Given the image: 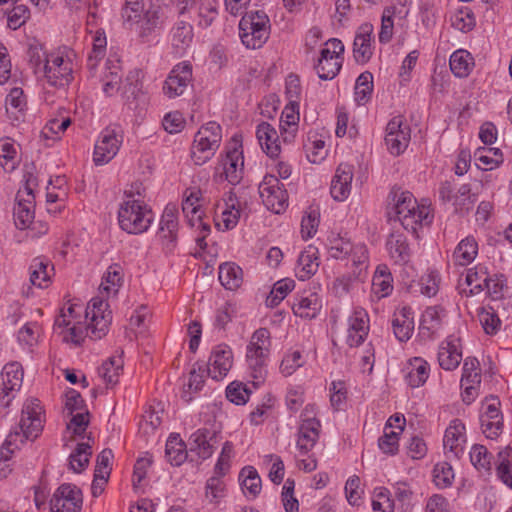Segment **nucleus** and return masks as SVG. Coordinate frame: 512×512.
Returning <instances> with one entry per match:
<instances>
[{"instance_id":"4c0bfd02","label":"nucleus","mask_w":512,"mask_h":512,"mask_svg":"<svg viewBox=\"0 0 512 512\" xmlns=\"http://www.w3.org/2000/svg\"><path fill=\"white\" fill-rule=\"evenodd\" d=\"M449 66L455 77L466 78L473 71L475 61L469 51L458 49L450 55Z\"/></svg>"},{"instance_id":"2eb2a0df","label":"nucleus","mask_w":512,"mask_h":512,"mask_svg":"<svg viewBox=\"0 0 512 512\" xmlns=\"http://www.w3.org/2000/svg\"><path fill=\"white\" fill-rule=\"evenodd\" d=\"M259 194L267 209L279 214L288 206V193L275 176L267 174L259 184Z\"/></svg>"},{"instance_id":"9d476101","label":"nucleus","mask_w":512,"mask_h":512,"mask_svg":"<svg viewBox=\"0 0 512 512\" xmlns=\"http://www.w3.org/2000/svg\"><path fill=\"white\" fill-rule=\"evenodd\" d=\"M321 432V423L317 418V408L307 404L300 415L296 447L301 455H307L316 445Z\"/></svg>"},{"instance_id":"e2e57ef3","label":"nucleus","mask_w":512,"mask_h":512,"mask_svg":"<svg viewBox=\"0 0 512 512\" xmlns=\"http://www.w3.org/2000/svg\"><path fill=\"white\" fill-rule=\"evenodd\" d=\"M143 72L140 69H133L128 72L125 80L122 81L121 90L123 94L136 97L142 90Z\"/></svg>"},{"instance_id":"5701e85b","label":"nucleus","mask_w":512,"mask_h":512,"mask_svg":"<svg viewBox=\"0 0 512 512\" xmlns=\"http://www.w3.org/2000/svg\"><path fill=\"white\" fill-rule=\"evenodd\" d=\"M322 308V299L319 293L313 289L304 290L294 297L292 304L293 313L300 318H315Z\"/></svg>"},{"instance_id":"f03ea898","label":"nucleus","mask_w":512,"mask_h":512,"mask_svg":"<svg viewBox=\"0 0 512 512\" xmlns=\"http://www.w3.org/2000/svg\"><path fill=\"white\" fill-rule=\"evenodd\" d=\"M76 54L73 50L62 47L45 55L44 61L38 55L31 56L34 71L48 85L54 88H64L73 80L76 69Z\"/></svg>"},{"instance_id":"8fccbe9b","label":"nucleus","mask_w":512,"mask_h":512,"mask_svg":"<svg viewBox=\"0 0 512 512\" xmlns=\"http://www.w3.org/2000/svg\"><path fill=\"white\" fill-rule=\"evenodd\" d=\"M18 145L10 138L0 139V165L11 172L18 165Z\"/></svg>"},{"instance_id":"2f4dec72","label":"nucleus","mask_w":512,"mask_h":512,"mask_svg":"<svg viewBox=\"0 0 512 512\" xmlns=\"http://www.w3.org/2000/svg\"><path fill=\"white\" fill-rule=\"evenodd\" d=\"M54 275V266L43 257H36L29 266V279L32 285L38 288H47Z\"/></svg>"},{"instance_id":"79ce46f5","label":"nucleus","mask_w":512,"mask_h":512,"mask_svg":"<svg viewBox=\"0 0 512 512\" xmlns=\"http://www.w3.org/2000/svg\"><path fill=\"white\" fill-rule=\"evenodd\" d=\"M475 165L483 170H493L503 162V154L498 148L480 147L474 153Z\"/></svg>"},{"instance_id":"f8f14e48","label":"nucleus","mask_w":512,"mask_h":512,"mask_svg":"<svg viewBox=\"0 0 512 512\" xmlns=\"http://www.w3.org/2000/svg\"><path fill=\"white\" fill-rule=\"evenodd\" d=\"M245 209L246 202L239 199L233 191L224 193L215 207V226L220 231L234 229Z\"/></svg>"},{"instance_id":"bf43d9fd","label":"nucleus","mask_w":512,"mask_h":512,"mask_svg":"<svg viewBox=\"0 0 512 512\" xmlns=\"http://www.w3.org/2000/svg\"><path fill=\"white\" fill-rule=\"evenodd\" d=\"M489 273L483 266H476L470 268L466 273V283L470 287V291L473 294L480 293L485 290V283L488 279Z\"/></svg>"},{"instance_id":"6ab92c4d","label":"nucleus","mask_w":512,"mask_h":512,"mask_svg":"<svg viewBox=\"0 0 512 512\" xmlns=\"http://www.w3.org/2000/svg\"><path fill=\"white\" fill-rule=\"evenodd\" d=\"M192 80V66L189 62H181L174 66L164 82L163 91L169 98L181 96Z\"/></svg>"},{"instance_id":"c9c22d12","label":"nucleus","mask_w":512,"mask_h":512,"mask_svg":"<svg viewBox=\"0 0 512 512\" xmlns=\"http://www.w3.org/2000/svg\"><path fill=\"white\" fill-rule=\"evenodd\" d=\"M393 291V277L386 266H379L372 279L371 301L388 297Z\"/></svg>"},{"instance_id":"5fc2aeb1","label":"nucleus","mask_w":512,"mask_h":512,"mask_svg":"<svg viewBox=\"0 0 512 512\" xmlns=\"http://www.w3.org/2000/svg\"><path fill=\"white\" fill-rule=\"evenodd\" d=\"M478 319L484 332L488 335H495L501 328V320L492 306L480 308Z\"/></svg>"},{"instance_id":"cd10ccee","label":"nucleus","mask_w":512,"mask_h":512,"mask_svg":"<svg viewBox=\"0 0 512 512\" xmlns=\"http://www.w3.org/2000/svg\"><path fill=\"white\" fill-rule=\"evenodd\" d=\"M430 364L422 357H413L403 368L404 379L411 388L423 386L430 376Z\"/></svg>"},{"instance_id":"37998d69","label":"nucleus","mask_w":512,"mask_h":512,"mask_svg":"<svg viewBox=\"0 0 512 512\" xmlns=\"http://www.w3.org/2000/svg\"><path fill=\"white\" fill-rule=\"evenodd\" d=\"M218 279L228 290L239 288L243 282V271L233 262H225L219 266Z\"/></svg>"},{"instance_id":"423d86ee","label":"nucleus","mask_w":512,"mask_h":512,"mask_svg":"<svg viewBox=\"0 0 512 512\" xmlns=\"http://www.w3.org/2000/svg\"><path fill=\"white\" fill-rule=\"evenodd\" d=\"M152 209L141 199L127 195L118 208L119 227L128 234L146 232L154 221Z\"/></svg>"},{"instance_id":"20e7f679","label":"nucleus","mask_w":512,"mask_h":512,"mask_svg":"<svg viewBox=\"0 0 512 512\" xmlns=\"http://www.w3.org/2000/svg\"><path fill=\"white\" fill-rule=\"evenodd\" d=\"M43 424L44 410L40 401L35 398L27 399L22 407L19 430L10 432L5 440L4 448L8 452H12L26 440L36 439L43 430Z\"/></svg>"},{"instance_id":"6e6552de","label":"nucleus","mask_w":512,"mask_h":512,"mask_svg":"<svg viewBox=\"0 0 512 512\" xmlns=\"http://www.w3.org/2000/svg\"><path fill=\"white\" fill-rule=\"evenodd\" d=\"M270 21L261 11L245 14L239 22V36L242 43L249 49H258L268 40Z\"/></svg>"},{"instance_id":"473e14b6","label":"nucleus","mask_w":512,"mask_h":512,"mask_svg":"<svg viewBox=\"0 0 512 512\" xmlns=\"http://www.w3.org/2000/svg\"><path fill=\"white\" fill-rule=\"evenodd\" d=\"M392 328L400 342L408 341L414 331V316L410 307L404 306L394 313Z\"/></svg>"},{"instance_id":"a878e982","label":"nucleus","mask_w":512,"mask_h":512,"mask_svg":"<svg viewBox=\"0 0 512 512\" xmlns=\"http://www.w3.org/2000/svg\"><path fill=\"white\" fill-rule=\"evenodd\" d=\"M201 191L197 188L186 189L182 202V211L191 227H203L207 231L203 220V210L200 204Z\"/></svg>"},{"instance_id":"a18cd8bd","label":"nucleus","mask_w":512,"mask_h":512,"mask_svg":"<svg viewBox=\"0 0 512 512\" xmlns=\"http://www.w3.org/2000/svg\"><path fill=\"white\" fill-rule=\"evenodd\" d=\"M123 370V360L121 356H112L98 368V375L103 379L104 383L113 387L119 381V377Z\"/></svg>"},{"instance_id":"c03bdc74","label":"nucleus","mask_w":512,"mask_h":512,"mask_svg":"<svg viewBox=\"0 0 512 512\" xmlns=\"http://www.w3.org/2000/svg\"><path fill=\"white\" fill-rule=\"evenodd\" d=\"M215 433L207 428L196 430L190 437V440L202 458L210 457L214 452Z\"/></svg>"},{"instance_id":"aec40b11","label":"nucleus","mask_w":512,"mask_h":512,"mask_svg":"<svg viewBox=\"0 0 512 512\" xmlns=\"http://www.w3.org/2000/svg\"><path fill=\"white\" fill-rule=\"evenodd\" d=\"M233 366V351L230 346H215L208 361L207 374L214 380H223Z\"/></svg>"},{"instance_id":"4468645a","label":"nucleus","mask_w":512,"mask_h":512,"mask_svg":"<svg viewBox=\"0 0 512 512\" xmlns=\"http://www.w3.org/2000/svg\"><path fill=\"white\" fill-rule=\"evenodd\" d=\"M221 174L232 185L238 184L243 178L244 174V156L242 144L237 138L232 141L225 148V155L221 158L219 168Z\"/></svg>"},{"instance_id":"f257e3e1","label":"nucleus","mask_w":512,"mask_h":512,"mask_svg":"<svg viewBox=\"0 0 512 512\" xmlns=\"http://www.w3.org/2000/svg\"><path fill=\"white\" fill-rule=\"evenodd\" d=\"M123 269L118 264L110 265L99 285L100 297H94L87 308L80 303H66L56 317L53 330L63 342L80 345L86 337L101 339L110 328L112 313L107 299L116 296L123 284Z\"/></svg>"},{"instance_id":"393cba45","label":"nucleus","mask_w":512,"mask_h":512,"mask_svg":"<svg viewBox=\"0 0 512 512\" xmlns=\"http://www.w3.org/2000/svg\"><path fill=\"white\" fill-rule=\"evenodd\" d=\"M373 26L369 23L361 25L353 42V57L358 64H366L373 55Z\"/></svg>"},{"instance_id":"58836bf2","label":"nucleus","mask_w":512,"mask_h":512,"mask_svg":"<svg viewBox=\"0 0 512 512\" xmlns=\"http://www.w3.org/2000/svg\"><path fill=\"white\" fill-rule=\"evenodd\" d=\"M6 111L12 121L21 122L24 120L27 111V100L21 88L15 87L7 95Z\"/></svg>"},{"instance_id":"9b49d317","label":"nucleus","mask_w":512,"mask_h":512,"mask_svg":"<svg viewBox=\"0 0 512 512\" xmlns=\"http://www.w3.org/2000/svg\"><path fill=\"white\" fill-rule=\"evenodd\" d=\"M343 53L344 45L341 40L331 38L326 41L314 65L321 80H332L338 75L343 63Z\"/></svg>"},{"instance_id":"603ef678","label":"nucleus","mask_w":512,"mask_h":512,"mask_svg":"<svg viewBox=\"0 0 512 512\" xmlns=\"http://www.w3.org/2000/svg\"><path fill=\"white\" fill-rule=\"evenodd\" d=\"M15 225L19 229L29 228L34 219V205L31 200H18L13 209Z\"/></svg>"},{"instance_id":"680f3d73","label":"nucleus","mask_w":512,"mask_h":512,"mask_svg":"<svg viewBox=\"0 0 512 512\" xmlns=\"http://www.w3.org/2000/svg\"><path fill=\"white\" fill-rule=\"evenodd\" d=\"M295 287L293 279L285 278L277 281L267 297L270 306L278 305Z\"/></svg>"},{"instance_id":"774afa93","label":"nucleus","mask_w":512,"mask_h":512,"mask_svg":"<svg viewBox=\"0 0 512 512\" xmlns=\"http://www.w3.org/2000/svg\"><path fill=\"white\" fill-rule=\"evenodd\" d=\"M304 362V357L300 351H289L284 355L281 361L280 372L283 376L288 377L303 366Z\"/></svg>"},{"instance_id":"4be33fe9","label":"nucleus","mask_w":512,"mask_h":512,"mask_svg":"<svg viewBox=\"0 0 512 512\" xmlns=\"http://www.w3.org/2000/svg\"><path fill=\"white\" fill-rule=\"evenodd\" d=\"M466 427L460 419H453L445 430L443 446L449 457L459 458L466 444Z\"/></svg>"},{"instance_id":"dca6fc26","label":"nucleus","mask_w":512,"mask_h":512,"mask_svg":"<svg viewBox=\"0 0 512 512\" xmlns=\"http://www.w3.org/2000/svg\"><path fill=\"white\" fill-rule=\"evenodd\" d=\"M23 382V369L18 362L6 364L0 374V406L6 408L15 398Z\"/></svg>"},{"instance_id":"13d9d810","label":"nucleus","mask_w":512,"mask_h":512,"mask_svg":"<svg viewBox=\"0 0 512 512\" xmlns=\"http://www.w3.org/2000/svg\"><path fill=\"white\" fill-rule=\"evenodd\" d=\"M433 482L438 488H447L452 485L455 474L454 470L448 462L437 463L432 471Z\"/></svg>"},{"instance_id":"72a5a7b5","label":"nucleus","mask_w":512,"mask_h":512,"mask_svg":"<svg viewBox=\"0 0 512 512\" xmlns=\"http://www.w3.org/2000/svg\"><path fill=\"white\" fill-rule=\"evenodd\" d=\"M478 252V241L473 235H468L456 245L452 253V262L456 266H468L476 259Z\"/></svg>"},{"instance_id":"e433bc0d","label":"nucleus","mask_w":512,"mask_h":512,"mask_svg":"<svg viewBox=\"0 0 512 512\" xmlns=\"http://www.w3.org/2000/svg\"><path fill=\"white\" fill-rule=\"evenodd\" d=\"M386 247L390 258L396 264H405L411 258V249L404 234L391 233L387 239Z\"/></svg>"},{"instance_id":"39448f33","label":"nucleus","mask_w":512,"mask_h":512,"mask_svg":"<svg viewBox=\"0 0 512 512\" xmlns=\"http://www.w3.org/2000/svg\"><path fill=\"white\" fill-rule=\"evenodd\" d=\"M271 346V333L267 328L255 330L247 343L246 364L256 384L263 382L268 374Z\"/></svg>"},{"instance_id":"a211bd4d","label":"nucleus","mask_w":512,"mask_h":512,"mask_svg":"<svg viewBox=\"0 0 512 512\" xmlns=\"http://www.w3.org/2000/svg\"><path fill=\"white\" fill-rule=\"evenodd\" d=\"M82 504L81 490L76 485L64 483L55 490L50 500V512H80Z\"/></svg>"},{"instance_id":"052dcab7","label":"nucleus","mask_w":512,"mask_h":512,"mask_svg":"<svg viewBox=\"0 0 512 512\" xmlns=\"http://www.w3.org/2000/svg\"><path fill=\"white\" fill-rule=\"evenodd\" d=\"M352 250V243L349 239L340 235H331L328 238V253L334 259H344Z\"/></svg>"},{"instance_id":"412c9836","label":"nucleus","mask_w":512,"mask_h":512,"mask_svg":"<svg viewBox=\"0 0 512 512\" xmlns=\"http://www.w3.org/2000/svg\"><path fill=\"white\" fill-rule=\"evenodd\" d=\"M347 344L356 347L362 344L369 332V316L366 310L356 306L347 319Z\"/></svg>"},{"instance_id":"ddd939ff","label":"nucleus","mask_w":512,"mask_h":512,"mask_svg":"<svg viewBox=\"0 0 512 512\" xmlns=\"http://www.w3.org/2000/svg\"><path fill=\"white\" fill-rule=\"evenodd\" d=\"M122 142L123 136L119 127L104 128L94 145L93 161L95 165L102 166L110 162L117 155Z\"/></svg>"},{"instance_id":"f704fd0d","label":"nucleus","mask_w":512,"mask_h":512,"mask_svg":"<svg viewBox=\"0 0 512 512\" xmlns=\"http://www.w3.org/2000/svg\"><path fill=\"white\" fill-rule=\"evenodd\" d=\"M100 80L103 84V92L107 96H113L121 90L122 76L118 60L108 59L105 62L104 71Z\"/></svg>"},{"instance_id":"0eeeda50","label":"nucleus","mask_w":512,"mask_h":512,"mask_svg":"<svg viewBox=\"0 0 512 512\" xmlns=\"http://www.w3.org/2000/svg\"><path fill=\"white\" fill-rule=\"evenodd\" d=\"M121 17L125 25L135 28L142 36L150 34L161 24L158 10L147 6L144 0H125Z\"/></svg>"},{"instance_id":"f3484780","label":"nucleus","mask_w":512,"mask_h":512,"mask_svg":"<svg viewBox=\"0 0 512 512\" xmlns=\"http://www.w3.org/2000/svg\"><path fill=\"white\" fill-rule=\"evenodd\" d=\"M410 138V127L402 116H395L387 123L384 140L391 154L400 155L403 153L408 147Z\"/></svg>"},{"instance_id":"6e6d98bb","label":"nucleus","mask_w":512,"mask_h":512,"mask_svg":"<svg viewBox=\"0 0 512 512\" xmlns=\"http://www.w3.org/2000/svg\"><path fill=\"white\" fill-rule=\"evenodd\" d=\"M40 333L41 327L37 322H28L19 329L17 340L24 349H31L38 343Z\"/></svg>"},{"instance_id":"7c9ffc66","label":"nucleus","mask_w":512,"mask_h":512,"mask_svg":"<svg viewBox=\"0 0 512 512\" xmlns=\"http://www.w3.org/2000/svg\"><path fill=\"white\" fill-rule=\"evenodd\" d=\"M178 228V209L176 205L168 204L160 219L159 235L166 241L169 249L173 248L176 243Z\"/></svg>"},{"instance_id":"a19ab883","label":"nucleus","mask_w":512,"mask_h":512,"mask_svg":"<svg viewBox=\"0 0 512 512\" xmlns=\"http://www.w3.org/2000/svg\"><path fill=\"white\" fill-rule=\"evenodd\" d=\"M239 483L244 495L250 499L256 498L261 492V478L252 466H245L241 469Z\"/></svg>"},{"instance_id":"c85d7f7f","label":"nucleus","mask_w":512,"mask_h":512,"mask_svg":"<svg viewBox=\"0 0 512 512\" xmlns=\"http://www.w3.org/2000/svg\"><path fill=\"white\" fill-rule=\"evenodd\" d=\"M437 357L439 365L444 370L456 369L462 360L460 340L455 337H449L441 342Z\"/></svg>"},{"instance_id":"338daca9","label":"nucleus","mask_w":512,"mask_h":512,"mask_svg":"<svg viewBox=\"0 0 512 512\" xmlns=\"http://www.w3.org/2000/svg\"><path fill=\"white\" fill-rule=\"evenodd\" d=\"M13 7L7 12L8 26L16 30L20 28L30 17V11L24 4H12Z\"/></svg>"},{"instance_id":"7ed1b4c3","label":"nucleus","mask_w":512,"mask_h":512,"mask_svg":"<svg viewBox=\"0 0 512 512\" xmlns=\"http://www.w3.org/2000/svg\"><path fill=\"white\" fill-rule=\"evenodd\" d=\"M389 215H394L402 227L416 234L418 229L432 222L430 205L426 201L418 202L409 191L394 192Z\"/></svg>"},{"instance_id":"3c124183","label":"nucleus","mask_w":512,"mask_h":512,"mask_svg":"<svg viewBox=\"0 0 512 512\" xmlns=\"http://www.w3.org/2000/svg\"><path fill=\"white\" fill-rule=\"evenodd\" d=\"M92 448L89 443H78L68 458L69 468L74 473H81L89 464Z\"/></svg>"},{"instance_id":"ea45409f","label":"nucleus","mask_w":512,"mask_h":512,"mask_svg":"<svg viewBox=\"0 0 512 512\" xmlns=\"http://www.w3.org/2000/svg\"><path fill=\"white\" fill-rule=\"evenodd\" d=\"M319 267L317 251L313 247H309L300 253L295 273L298 279L304 281L314 275Z\"/></svg>"},{"instance_id":"0e129e2a","label":"nucleus","mask_w":512,"mask_h":512,"mask_svg":"<svg viewBox=\"0 0 512 512\" xmlns=\"http://www.w3.org/2000/svg\"><path fill=\"white\" fill-rule=\"evenodd\" d=\"M372 509L373 512H394V501L387 488L378 487L374 489Z\"/></svg>"},{"instance_id":"4d7b16f0","label":"nucleus","mask_w":512,"mask_h":512,"mask_svg":"<svg viewBox=\"0 0 512 512\" xmlns=\"http://www.w3.org/2000/svg\"><path fill=\"white\" fill-rule=\"evenodd\" d=\"M470 460L478 471L487 472L491 469L493 455L483 445L475 444L470 450Z\"/></svg>"},{"instance_id":"c756f323","label":"nucleus","mask_w":512,"mask_h":512,"mask_svg":"<svg viewBox=\"0 0 512 512\" xmlns=\"http://www.w3.org/2000/svg\"><path fill=\"white\" fill-rule=\"evenodd\" d=\"M170 38L175 54L183 56L193 43V26L184 20L177 21L170 31Z\"/></svg>"},{"instance_id":"49530a36","label":"nucleus","mask_w":512,"mask_h":512,"mask_svg":"<svg viewBox=\"0 0 512 512\" xmlns=\"http://www.w3.org/2000/svg\"><path fill=\"white\" fill-rule=\"evenodd\" d=\"M207 373V370L203 369L202 367L196 368L193 366L191 369L187 382L184 383L181 398L186 402L189 403L193 400L194 394L199 392L203 385L205 380V375Z\"/></svg>"},{"instance_id":"b1692460","label":"nucleus","mask_w":512,"mask_h":512,"mask_svg":"<svg viewBox=\"0 0 512 512\" xmlns=\"http://www.w3.org/2000/svg\"><path fill=\"white\" fill-rule=\"evenodd\" d=\"M354 176L353 166L347 163H341L331 180L330 193L334 200L345 201L352 188Z\"/></svg>"},{"instance_id":"bb28decb","label":"nucleus","mask_w":512,"mask_h":512,"mask_svg":"<svg viewBox=\"0 0 512 512\" xmlns=\"http://www.w3.org/2000/svg\"><path fill=\"white\" fill-rule=\"evenodd\" d=\"M256 138L263 152L271 159L281 153V140L276 129L268 122H261L256 128Z\"/></svg>"},{"instance_id":"de8ad7c7","label":"nucleus","mask_w":512,"mask_h":512,"mask_svg":"<svg viewBox=\"0 0 512 512\" xmlns=\"http://www.w3.org/2000/svg\"><path fill=\"white\" fill-rule=\"evenodd\" d=\"M304 148L308 161L314 164L321 163L328 154L325 139L317 134H309Z\"/></svg>"},{"instance_id":"1a4fd4ad","label":"nucleus","mask_w":512,"mask_h":512,"mask_svg":"<svg viewBox=\"0 0 512 512\" xmlns=\"http://www.w3.org/2000/svg\"><path fill=\"white\" fill-rule=\"evenodd\" d=\"M222 140V128L216 122H208L196 133L191 148V157L196 165L209 161L218 150Z\"/></svg>"},{"instance_id":"69168bd1","label":"nucleus","mask_w":512,"mask_h":512,"mask_svg":"<svg viewBox=\"0 0 512 512\" xmlns=\"http://www.w3.org/2000/svg\"><path fill=\"white\" fill-rule=\"evenodd\" d=\"M216 474L210 477L206 483V498L212 504H219L220 501L226 496L225 482Z\"/></svg>"},{"instance_id":"864d4df0","label":"nucleus","mask_w":512,"mask_h":512,"mask_svg":"<svg viewBox=\"0 0 512 512\" xmlns=\"http://www.w3.org/2000/svg\"><path fill=\"white\" fill-rule=\"evenodd\" d=\"M373 92V75L369 71L361 73L355 83L354 97L358 105H365Z\"/></svg>"},{"instance_id":"09e8293b","label":"nucleus","mask_w":512,"mask_h":512,"mask_svg":"<svg viewBox=\"0 0 512 512\" xmlns=\"http://www.w3.org/2000/svg\"><path fill=\"white\" fill-rule=\"evenodd\" d=\"M165 455L171 465L179 466L187 458L186 445L177 434H171L166 441Z\"/></svg>"}]
</instances>
